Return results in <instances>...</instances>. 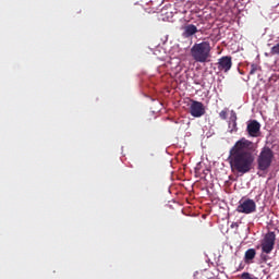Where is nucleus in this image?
I'll use <instances>...</instances> for the list:
<instances>
[{"label": "nucleus", "instance_id": "nucleus-1", "mask_svg": "<svg viewBox=\"0 0 279 279\" xmlns=\"http://www.w3.org/2000/svg\"><path fill=\"white\" fill-rule=\"evenodd\" d=\"M258 149V144L241 137L235 144L231 147L229 151V165L231 167L232 173L236 175H245L252 171L254 167V154Z\"/></svg>", "mask_w": 279, "mask_h": 279}, {"label": "nucleus", "instance_id": "nucleus-2", "mask_svg": "<svg viewBox=\"0 0 279 279\" xmlns=\"http://www.w3.org/2000/svg\"><path fill=\"white\" fill-rule=\"evenodd\" d=\"M210 43L202 41L199 44H194L190 49V54L194 62H199L204 64L206 62H210Z\"/></svg>", "mask_w": 279, "mask_h": 279}, {"label": "nucleus", "instance_id": "nucleus-3", "mask_svg": "<svg viewBox=\"0 0 279 279\" xmlns=\"http://www.w3.org/2000/svg\"><path fill=\"white\" fill-rule=\"evenodd\" d=\"M274 158H276V154L274 153V150L268 146H264L259 155L257 156L258 171H267V169L271 167Z\"/></svg>", "mask_w": 279, "mask_h": 279}, {"label": "nucleus", "instance_id": "nucleus-4", "mask_svg": "<svg viewBox=\"0 0 279 279\" xmlns=\"http://www.w3.org/2000/svg\"><path fill=\"white\" fill-rule=\"evenodd\" d=\"M235 210L241 215H252L256 213V202L247 196H244L239 201Z\"/></svg>", "mask_w": 279, "mask_h": 279}, {"label": "nucleus", "instance_id": "nucleus-5", "mask_svg": "<svg viewBox=\"0 0 279 279\" xmlns=\"http://www.w3.org/2000/svg\"><path fill=\"white\" fill-rule=\"evenodd\" d=\"M276 245V233L274 231H269L265 234L262 240V252L264 254H271L274 252V246Z\"/></svg>", "mask_w": 279, "mask_h": 279}, {"label": "nucleus", "instance_id": "nucleus-6", "mask_svg": "<svg viewBox=\"0 0 279 279\" xmlns=\"http://www.w3.org/2000/svg\"><path fill=\"white\" fill-rule=\"evenodd\" d=\"M190 114L195 119H199L206 114V107H204L203 102L192 100V104L190 105Z\"/></svg>", "mask_w": 279, "mask_h": 279}, {"label": "nucleus", "instance_id": "nucleus-7", "mask_svg": "<svg viewBox=\"0 0 279 279\" xmlns=\"http://www.w3.org/2000/svg\"><path fill=\"white\" fill-rule=\"evenodd\" d=\"M246 132L248 136L258 138V136H260V123L256 120H252L246 126Z\"/></svg>", "mask_w": 279, "mask_h": 279}, {"label": "nucleus", "instance_id": "nucleus-8", "mask_svg": "<svg viewBox=\"0 0 279 279\" xmlns=\"http://www.w3.org/2000/svg\"><path fill=\"white\" fill-rule=\"evenodd\" d=\"M232 69V57L225 56L218 61V70L228 73Z\"/></svg>", "mask_w": 279, "mask_h": 279}, {"label": "nucleus", "instance_id": "nucleus-9", "mask_svg": "<svg viewBox=\"0 0 279 279\" xmlns=\"http://www.w3.org/2000/svg\"><path fill=\"white\" fill-rule=\"evenodd\" d=\"M197 32H199L197 29V26H195L194 24H187L183 27L182 36L183 38H193V36L197 34Z\"/></svg>", "mask_w": 279, "mask_h": 279}, {"label": "nucleus", "instance_id": "nucleus-10", "mask_svg": "<svg viewBox=\"0 0 279 279\" xmlns=\"http://www.w3.org/2000/svg\"><path fill=\"white\" fill-rule=\"evenodd\" d=\"M254 258H256V250L255 248H248L244 254L245 263H250V260H254Z\"/></svg>", "mask_w": 279, "mask_h": 279}, {"label": "nucleus", "instance_id": "nucleus-11", "mask_svg": "<svg viewBox=\"0 0 279 279\" xmlns=\"http://www.w3.org/2000/svg\"><path fill=\"white\" fill-rule=\"evenodd\" d=\"M219 118L222 121H226V119H228V108H225L222 111L219 112Z\"/></svg>", "mask_w": 279, "mask_h": 279}, {"label": "nucleus", "instance_id": "nucleus-12", "mask_svg": "<svg viewBox=\"0 0 279 279\" xmlns=\"http://www.w3.org/2000/svg\"><path fill=\"white\" fill-rule=\"evenodd\" d=\"M270 54H271V56H279V44H277L276 46H274V47L270 49Z\"/></svg>", "mask_w": 279, "mask_h": 279}, {"label": "nucleus", "instance_id": "nucleus-13", "mask_svg": "<svg viewBox=\"0 0 279 279\" xmlns=\"http://www.w3.org/2000/svg\"><path fill=\"white\" fill-rule=\"evenodd\" d=\"M236 112L234 110H231V113H230V119L229 121L232 123H236Z\"/></svg>", "mask_w": 279, "mask_h": 279}, {"label": "nucleus", "instance_id": "nucleus-14", "mask_svg": "<svg viewBox=\"0 0 279 279\" xmlns=\"http://www.w3.org/2000/svg\"><path fill=\"white\" fill-rule=\"evenodd\" d=\"M257 71H258V65L253 63L251 65L250 75H254V73H256Z\"/></svg>", "mask_w": 279, "mask_h": 279}, {"label": "nucleus", "instance_id": "nucleus-15", "mask_svg": "<svg viewBox=\"0 0 279 279\" xmlns=\"http://www.w3.org/2000/svg\"><path fill=\"white\" fill-rule=\"evenodd\" d=\"M229 130H231V132H236V122L229 121Z\"/></svg>", "mask_w": 279, "mask_h": 279}, {"label": "nucleus", "instance_id": "nucleus-16", "mask_svg": "<svg viewBox=\"0 0 279 279\" xmlns=\"http://www.w3.org/2000/svg\"><path fill=\"white\" fill-rule=\"evenodd\" d=\"M241 279H256V278L252 277V275H250V272H243L241 275Z\"/></svg>", "mask_w": 279, "mask_h": 279}]
</instances>
